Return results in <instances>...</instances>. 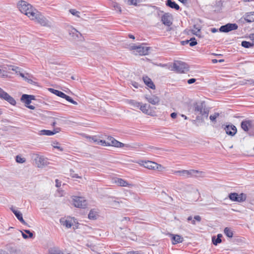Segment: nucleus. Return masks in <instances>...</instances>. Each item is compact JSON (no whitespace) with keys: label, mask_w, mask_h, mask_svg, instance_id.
I'll return each mask as SVG.
<instances>
[{"label":"nucleus","mask_w":254,"mask_h":254,"mask_svg":"<svg viewBox=\"0 0 254 254\" xmlns=\"http://www.w3.org/2000/svg\"><path fill=\"white\" fill-rule=\"evenodd\" d=\"M18 8L21 13L25 14L31 20H35L43 26L48 24V20L32 6L27 2L21 0L18 4Z\"/></svg>","instance_id":"nucleus-1"},{"label":"nucleus","mask_w":254,"mask_h":254,"mask_svg":"<svg viewBox=\"0 0 254 254\" xmlns=\"http://www.w3.org/2000/svg\"><path fill=\"white\" fill-rule=\"evenodd\" d=\"M85 137L89 140L90 142H95L97 144L102 145L104 146H113L116 147H123L125 144L119 141L116 140L112 136H109L107 138L108 141L101 140L98 138L96 136H90L86 135Z\"/></svg>","instance_id":"nucleus-2"},{"label":"nucleus","mask_w":254,"mask_h":254,"mask_svg":"<svg viewBox=\"0 0 254 254\" xmlns=\"http://www.w3.org/2000/svg\"><path fill=\"white\" fill-rule=\"evenodd\" d=\"M72 199V204L76 207L84 208L87 205L86 200L83 197L73 196Z\"/></svg>","instance_id":"nucleus-3"},{"label":"nucleus","mask_w":254,"mask_h":254,"mask_svg":"<svg viewBox=\"0 0 254 254\" xmlns=\"http://www.w3.org/2000/svg\"><path fill=\"white\" fill-rule=\"evenodd\" d=\"M173 70L179 73H184L189 70L188 64L181 61H175L173 64Z\"/></svg>","instance_id":"nucleus-4"},{"label":"nucleus","mask_w":254,"mask_h":254,"mask_svg":"<svg viewBox=\"0 0 254 254\" xmlns=\"http://www.w3.org/2000/svg\"><path fill=\"white\" fill-rule=\"evenodd\" d=\"M228 197L233 201L242 202L246 200L247 195L244 193H241L239 194L236 192H233L229 194Z\"/></svg>","instance_id":"nucleus-5"},{"label":"nucleus","mask_w":254,"mask_h":254,"mask_svg":"<svg viewBox=\"0 0 254 254\" xmlns=\"http://www.w3.org/2000/svg\"><path fill=\"white\" fill-rule=\"evenodd\" d=\"M48 90L51 93L56 95L59 97L65 99V100L70 102L71 103H72L74 105H77V103L76 101H74L70 97L67 96L63 92L59 91L56 89H54L53 88H49Z\"/></svg>","instance_id":"nucleus-6"},{"label":"nucleus","mask_w":254,"mask_h":254,"mask_svg":"<svg viewBox=\"0 0 254 254\" xmlns=\"http://www.w3.org/2000/svg\"><path fill=\"white\" fill-rule=\"evenodd\" d=\"M149 48V47L144 46L143 44L138 46H136L133 44L130 47L131 50H136V53L140 55H147Z\"/></svg>","instance_id":"nucleus-7"},{"label":"nucleus","mask_w":254,"mask_h":254,"mask_svg":"<svg viewBox=\"0 0 254 254\" xmlns=\"http://www.w3.org/2000/svg\"><path fill=\"white\" fill-rule=\"evenodd\" d=\"M238 25L236 23H228L221 26L219 28V31L221 32H229L231 31L238 29Z\"/></svg>","instance_id":"nucleus-8"},{"label":"nucleus","mask_w":254,"mask_h":254,"mask_svg":"<svg viewBox=\"0 0 254 254\" xmlns=\"http://www.w3.org/2000/svg\"><path fill=\"white\" fill-rule=\"evenodd\" d=\"M34 160L36 165L39 168L43 167L49 164L48 159L42 156L37 155Z\"/></svg>","instance_id":"nucleus-9"},{"label":"nucleus","mask_w":254,"mask_h":254,"mask_svg":"<svg viewBox=\"0 0 254 254\" xmlns=\"http://www.w3.org/2000/svg\"><path fill=\"white\" fill-rule=\"evenodd\" d=\"M172 15L169 13H165L161 17V21L162 23L167 26H170L172 24Z\"/></svg>","instance_id":"nucleus-10"},{"label":"nucleus","mask_w":254,"mask_h":254,"mask_svg":"<svg viewBox=\"0 0 254 254\" xmlns=\"http://www.w3.org/2000/svg\"><path fill=\"white\" fill-rule=\"evenodd\" d=\"M0 98L6 100L12 105L16 104V101L14 98L5 91H1V93H0Z\"/></svg>","instance_id":"nucleus-11"},{"label":"nucleus","mask_w":254,"mask_h":254,"mask_svg":"<svg viewBox=\"0 0 254 254\" xmlns=\"http://www.w3.org/2000/svg\"><path fill=\"white\" fill-rule=\"evenodd\" d=\"M224 129L227 134L232 136L235 135L237 131L236 127L233 125H226Z\"/></svg>","instance_id":"nucleus-12"},{"label":"nucleus","mask_w":254,"mask_h":254,"mask_svg":"<svg viewBox=\"0 0 254 254\" xmlns=\"http://www.w3.org/2000/svg\"><path fill=\"white\" fill-rule=\"evenodd\" d=\"M138 163L149 169L155 170L156 166H157L156 163L150 161H139Z\"/></svg>","instance_id":"nucleus-13"},{"label":"nucleus","mask_w":254,"mask_h":254,"mask_svg":"<svg viewBox=\"0 0 254 254\" xmlns=\"http://www.w3.org/2000/svg\"><path fill=\"white\" fill-rule=\"evenodd\" d=\"M21 101L24 103L26 105H29L31 100H35V96L31 95L23 94L20 99Z\"/></svg>","instance_id":"nucleus-14"},{"label":"nucleus","mask_w":254,"mask_h":254,"mask_svg":"<svg viewBox=\"0 0 254 254\" xmlns=\"http://www.w3.org/2000/svg\"><path fill=\"white\" fill-rule=\"evenodd\" d=\"M11 210L12 211V212L14 214L16 218L18 219V220L23 224L26 225L27 223L25 221V220L23 219L22 217V214L19 211L15 209L13 207L10 208Z\"/></svg>","instance_id":"nucleus-15"},{"label":"nucleus","mask_w":254,"mask_h":254,"mask_svg":"<svg viewBox=\"0 0 254 254\" xmlns=\"http://www.w3.org/2000/svg\"><path fill=\"white\" fill-rule=\"evenodd\" d=\"M150 105H148L147 104L142 105L141 103L140 106H139V109L145 114L152 116V112L150 110Z\"/></svg>","instance_id":"nucleus-16"},{"label":"nucleus","mask_w":254,"mask_h":254,"mask_svg":"<svg viewBox=\"0 0 254 254\" xmlns=\"http://www.w3.org/2000/svg\"><path fill=\"white\" fill-rule=\"evenodd\" d=\"M174 174L176 175H179L181 176H183L185 177H191V170H180V171H175Z\"/></svg>","instance_id":"nucleus-17"},{"label":"nucleus","mask_w":254,"mask_h":254,"mask_svg":"<svg viewBox=\"0 0 254 254\" xmlns=\"http://www.w3.org/2000/svg\"><path fill=\"white\" fill-rule=\"evenodd\" d=\"M244 19L248 23L254 21V11L247 12L244 16Z\"/></svg>","instance_id":"nucleus-18"},{"label":"nucleus","mask_w":254,"mask_h":254,"mask_svg":"<svg viewBox=\"0 0 254 254\" xmlns=\"http://www.w3.org/2000/svg\"><path fill=\"white\" fill-rule=\"evenodd\" d=\"M146 99L150 103L153 105H157L160 102V99L159 97L156 96L155 95L150 96H146Z\"/></svg>","instance_id":"nucleus-19"},{"label":"nucleus","mask_w":254,"mask_h":254,"mask_svg":"<svg viewBox=\"0 0 254 254\" xmlns=\"http://www.w3.org/2000/svg\"><path fill=\"white\" fill-rule=\"evenodd\" d=\"M143 80L145 85H146L148 87L154 89L155 88V86L153 83L152 80L149 78L148 76H145L143 77Z\"/></svg>","instance_id":"nucleus-20"},{"label":"nucleus","mask_w":254,"mask_h":254,"mask_svg":"<svg viewBox=\"0 0 254 254\" xmlns=\"http://www.w3.org/2000/svg\"><path fill=\"white\" fill-rule=\"evenodd\" d=\"M166 5L168 7L175 9L176 10H178L180 8V6L175 1L172 0H167L166 1Z\"/></svg>","instance_id":"nucleus-21"},{"label":"nucleus","mask_w":254,"mask_h":254,"mask_svg":"<svg viewBox=\"0 0 254 254\" xmlns=\"http://www.w3.org/2000/svg\"><path fill=\"white\" fill-rule=\"evenodd\" d=\"M116 183L118 186L121 187H131L132 186V184H129L127 181L121 178H118L116 181Z\"/></svg>","instance_id":"nucleus-22"},{"label":"nucleus","mask_w":254,"mask_h":254,"mask_svg":"<svg viewBox=\"0 0 254 254\" xmlns=\"http://www.w3.org/2000/svg\"><path fill=\"white\" fill-rule=\"evenodd\" d=\"M59 130H60L59 128H57L54 131L43 129V130H42L40 131V135H48V136L52 135L55 134L57 132H58Z\"/></svg>","instance_id":"nucleus-23"},{"label":"nucleus","mask_w":254,"mask_h":254,"mask_svg":"<svg viewBox=\"0 0 254 254\" xmlns=\"http://www.w3.org/2000/svg\"><path fill=\"white\" fill-rule=\"evenodd\" d=\"M171 235L172 236V243L174 245L182 243L184 240L183 238L180 235L173 234Z\"/></svg>","instance_id":"nucleus-24"},{"label":"nucleus","mask_w":254,"mask_h":254,"mask_svg":"<svg viewBox=\"0 0 254 254\" xmlns=\"http://www.w3.org/2000/svg\"><path fill=\"white\" fill-rule=\"evenodd\" d=\"M205 173L202 171L195 170H191V177H204Z\"/></svg>","instance_id":"nucleus-25"},{"label":"nucleus","mask_w":254,"mask_h":254,"mask_svg":"<svg viewBox=\"0 0 254 254\" xmlns=\"http://www.w3.org/2000/svg\"><path fill=\"white\" fill-rule=\"evenodd\" d=\"M252 122L251 121H244L241 123V127L245 131H248L249 127H251Z\"/></svg>","instance_id":"nucleus-26"},{"label":"nucleus","mask_w":254,"mask_h":254,"mask_svg":"<svg viewBox=\"0 0 254 254\" xmlns=\"http://www.w3.org/2000/svg\"><path fill=\"white\" fill-rule=\"evenodd\" d=\"M194 110L195 112L201 113L204 108L203 104L201 102L195 103L194 104Z\"/></svg>","instance_id":"nucleus-27"},{"label":"nucleus","mask_w":254,"mask_h":254,"mask_svg":"<svg viewBox=\"0 0 254 254\" xmlns=\"http://www.w3.org/2000/svg\"><path fill=\"white\" fill-rule=\"evenodd\" d=\"M60 222L62 225L65 226L67 228H70L73 225L71 221L67 219H64V218H61L60 219Z\"/></svg>","instance_id":"nucleus-28"},{"label":"nucleus","mask_w":254,"mask_h":254,"mask_svg":"<svg viewBox=\"0 0 254 254\" xmlns=\"http://www.w3.org/2000/svg\"><path fill=\"white\" fill-rule=\"evenodd\" d=\"M222 237V235L221 234H218L216 238L215 237H213L212 238L213 244L214 245H217V244L220 243L222 241L221 239Z\"/></svg>","instance_id":"nucleus-29"},{"label":"nucleus","mask_w":254,"mask_h":254,"mask_svg":"<svg viewBox=\"0 0 254 254\" xmlns=\"http://www.w3.org/2000/svg\"><path fill=\"white\" fill-rule=\"evenodd\" d=\"M127 103L132 107L134 108H139V106H140L141 103L138 102L134 100H129L127 101Z\"/></svg>","instance_id":"nucleus-30"},{"label":"nucleus","mask_w":254,"mask_h":254,"mask_svg":"<svg viewBox=\"0 0 254 254\" xmlns=\"http://www.w3.org/2000/svg\"><path fill=\"white\" fill-rule=\"evenodd\" d=\"M241 45L246 48H249L251 47H253L254 45V44L253 43H251L250 42L243 41L242 42Z\"/></svg>","instance_id":"nucleus-31"},{"label":"nucleus","mask_w":254,"mask_h":254,"mask_svg":"<svg viewBox=\"0 0 254 254\" xmlns=\"http://www.w3.org/2000/svg\"><path fill=\"white\" fill-rule=\"evenodd\" d=\"M224 234L229 238H232L233 237V232L232 231V230L228 228V227H226L224 229Z\"/></svg>","instance_id":"nucleus-32"},{"label":"nucleus","mask_w":254,"mask_h":254,"mask_svg":"<svg viewBox=\"0 0 254 254\" xmlns=\"http://www.w3.org/2000/svg\"><path fill=\"white\" fill-rule=\"evenodd\" d=\"M191 31L192 33L196 36L200 37L199 33L200 32V29L197 27L195 25L193 26V28L192 29Z\"/></svg>","instance_id":"nucleus-33"},{"label":"nucleus","mask_w":254,"mask_h":254,"mask_svg":"<svg viewBox=\"0 0 254 254\" xmlns=\"http://www.w3.org/2000/svg\"><path fill=\"white\" fill-rule=\"evenodd\" d=\"M112 6L114 8L115 10H117L119 12V13L122 12V9L119 4L116 2H114L112 3Z\"/></svg>","instance_id":"nucleus-34"},{"label":"nucleus","mask_w":254,"mask_h":254,"mask_svg":"<svg viewBox=\"0 0 254 254\" xmlns=\"http://www.w3.org/2000/svg\"><path fill=\"white\" fill-rule=\"evenodd\" d=\"M69 33L72 37L75 36L76 37H78L79 35H81V34L74 28H72L71 30L69 31Z\"/></svg>","instance_id":"nucleus-35"},{"label":"nucleus","mask_w":254,"mask_h":254,"mask_svg":"<svg viewBox=\"0 0 254 254\" xmlns=\"http://www.w3.org/2000/svg\"><path fill=\"white\" fill-rule=\"evenodd\" d=\"M126 1H127L129 5H134L136 6L137 5V3L140 1L139 0H125Z\"/></svg>","instance_id":"nucleus-36"},{"label":"nucleus","mask_w":254,"mask_h":254,"mask_svg":"<svg viewBox=\"0 0 254 254\" xmlns=\"http://www.w3.org/2000/svg\"><path fill=\"white\" fill-rule=\"evenodd\" d=\"M50 254H64L60 251L56 250L55 249H51L49 251Z\"/></svg>","instance_id":"nucleus-37"},{"label":"nucleus","mask_w":254,"mask_h":254,"mask_svg":"<svg viewBox=\"0 0 254 254\" xmlns=\"http://www.w3.org/2000/svg\"><path fill=\"white\" fill-rule=\"evenodd\" d=\"M16 161L17 163H23L25 162L26 160L24 158H22L21 156L17 155L16 157Z\"/></svg>","instance_id":"nucleus-38"},{"label":"nucleus","mask_w":254,"mask_h":254,"mask_svg":"<svg viewBox=\"0 0 254 254\" xmlns=\"http://www.w3.org/2000/svg\"><path fill=\"white\" fill-rule=\"evenodd\" d=\"M219 116L218 113H215L213 115H210L209 117L210 120L212 122H215L216 119Z\"/></svg>","instance_id":"nucleus-39"},{"label":"nucleus","mask_w":254,"mask_h":254,"mask_svg":"<svg viewBox=\"0 0 254 254\" xmlns=\"http://www.w3.org/2000/svg\"><path fill=\"white\" fill-rule=\"evenodd\" d=\"M70 175L72 178H76L81 179V177L78 175L77 174H75L73 170H70Z\"/></svg>","instance_id":"nucleus-40"},{"label":"nucleus","mask_w":254,"mask_h":254,"mask_svg":"<svg viewBox=\"0 0 254 254\" xmlns=\"http://www.w3.org/2000/svg\"><path fill=\"white\" fill-rule=\"evenodd\" d=\"M189 44L190 46L191 47H193L197 44L196 40L195 38H191L190 40Z\"/></svg>","instance_id":"nucleus-41"},{"label":"nucleus","mask_w":254,"mask_h":254,"mask_svg":"<svg viewBox=\"0 0 254 254\" xmlns=\"http://www.w3.org/2000/svg\"><path fill=\"white\" fill-rule=\"evenodd\" d=\"M88 218L90 219H96V215L93 210H90V211L88 214Z\"/></svg>","instance_id":"nucleus-42"},{"label":"nucleus","mask_w":254,"mask_h":254,"mask_svg":"<svg viewBox=\"0 0 254 254\" xmlns=\"http://www.w3.org/2000/svg\"><path fill=\"white\" fill-rule=\"evenodd\" d=\"M69 12L73 15L76 16L77 17H79V14L80 12L75 9H70L69 10Z\"/></svg>","instance_id":"nucleus-43"},{"label":"nucleus","mask_w":254,"mask_h":254,"mask_svg":"<svg viewBox=\"0 0 254 254\" xmlns=\"http://www.w3.org/2000/svg\"><path fill=\"white\" fill-rule=\"evenodd\" d=\"M11 69L13 71H15L16 73H20V68L18 66H11Z\"/></svg>","instance_id":"nucleus-44"},{"label":"nucleus","mask_w":254,"mask_h":254,"mask_svg":"<svg viewBox=\"0 0 254 254\" xmlns=\"http://www.w3.org/2000/svg\"><path fill=\"white\" fill-rule=\"evenodd\" d=\"M199 114L202 116H205L206 117H207L208 115V111L204 108L203 109L202 112L201 113H199Z\"/></svg>","instance_id":"nucleus-45"},{"label":"nucleus","mask_w":254,"mask_h":254,"mask_svg":"<svg viewBox=\"0 0 254 254\" xmlns=\"http://www.w3.org/2000/svg\"><path fill=\"white\" fill-rule=\"evenodd\" d=\"M111 202L114 207H117L120 206V202L119 201L113 200L111 201Z\"/></svg>","instance_id":"nucleus-46"},{"label":"nucleus","mask_w":254,"mask_h":254,"mask_svg":"<svg viewBox=\"0 0 254 254\" xmlns=\"http://www.w3.org/2000/svg\"><path fill=\"white\" fill-rule=\"evenodd\" d=\"M157 166H156L155 169H157L159 171H162L163 169H164V167H163L161 165L158 164L156 163Z\"/></svg>","instance_id":"nucleus-47"},{"label":"nucleus","mask_w":254,"mask_h":254,"mask_svg":"<svg viewBox=\"0 0 254 254\" xmlns=\"http://www.w3.org/2000/svg\"><path fill=\"white\" fill-rule=\"evenodd\" d=\"M127 254H143L140 252L139 251H129L127 252Z\"/></svg>","instance_id":"nucleus-48"},{"label":"nucleus","mask_w":254,"mask_h":254,"mask_svg":"<svg viewBox=\"0 0 254 254\" xmlns=\"http://www.w3.org/2000/svg\"><path fill=\"white\" fill-rule=\"evenodd\" d=\"M25 232L26 233V234H28V237L29 238H32L33 237V234L32 232H31L29 230H24Z\"/></svg>","instance_id":"nucleus-49"},{"label":"nucleus","mask_w":254,"mask_h":254,"mask_svg":"<svg viewBox=\"0 0 254 254\" xmlns=\"http://www.w3.org/2000/svg\"><path fill=\"white\" fill-rule=\"evenodd\" d=\"M196 81V79L195 78H190V79H189V80H188V83L189 84H192V83H193L194 82H195Z\"/></svg>","instance_id":"nucleus-50"},{"label":"nucleus","mask_w":254,"mask_h":254,"mask_svg":"<svg viewBox=\"0 0 254 254\" xmlns=\"http://www.w3.org/2000/svg\"><path fill=\"white\" fill-rule=\"evenodd\" d=\"M25 80L30 84H33L34 83V82L31 79L28 78L27 77H25Z\"/></svg>","instance_id":"nucleus-51"},{"label":"nucleus","mask_w":254,"mask_h":254,"mask_svg":"<svg viewBox=\"0 0 254 254\" xmlns=\"http://www.w3.org/2000/svg\"><path fill=\"white\" fill-rule=\"evenodd\" d=\"M194 219L198 222H200L201 220V217L199 215H196L194 217Z\"/></svg>","instance_id":"nucleus-52"},{"label":"nucleus","mask_w":254,"mask_h":254,"mask_svg":"<svg viewBox=\"0 0 254 254\" xmlns=\"http://www.w3.org/2000/svg\"><path fill=\"white\" fill-rule=\"evenodd\" d=\"M20 232L22 233V237L24 239H27L29 238L28 235L24 233L22 231H20Z\"/></svg>","instance_id":"nucleus-53"},{"label":"nucleus","mask_w":254,"mask_h":254,"mask_svg":"<svg viewBox=\"0 0 254 254\" xmlns=\"http://www.w3.org/2000/svg\"><path fill=\"white\" fill-rule=\"evenodd\" d=\"M177 113H176L175 112H173V113L171 114L170 116H171L172 118L175 119L176 118V117H177Z\"/></svg>","instance_id":"nucleus-54"},{"label":"nucleus","mask_w":254,"mask_h":254,"mask_svg":"<svg viewBox=\"0 0 254 254\" xmlns=\"http://www.w3.org/2000/svg\"><path fill=\"white\" fill-rule=\"evenodd\" d=\"M26 107H27L28 108L30 109H31V110H34L35 108V107L34 106L30 105V104L26 105Z\"/></svg>","instance_id":"nucleus-55"},{"label":"nucleus","mask_w":254,"mask_h":254,"mask_svg":"<svg viewBox=\"0 0 254 254\" xmlns=\"http://www.w3.org/2000/svg\"><path fill=\"white\" fill-rule=\"evenodd\" d=\"M132 85L136 88H138V84L136 82H132Z\"/></svg>","instance_id":"nucleus-56"},{"label":"nucleus","mask_w":254,"mask_h":254,"mask_svg":"<svg viewBox=\"0 0 254 254\" xmlns=\"http://www.w3.org/2000/svg\"><path fill=\"white\" fill-rule=\"evenodd\" d=\"M250 38L253 41V42L254 44V33L251 34L250 36Z\"/></svg>","instance_id":"nucleus-57"},{"label":"nucleus","mask_w":254,"mask_h":254,"mask_svg":"<svg viewBox=\"0 0 254 254\" xmlns=\"http://www.w3.org/2000/svg\"><path fill=\"white\" fill-rule=\"evenodd\" d=\"M19 75L21 77H22L24 80H25V77H27V76H26L25 74L22 72L19 73Z\"/></svg>","instance_id":"nucleus-58"},{"label":"nucleus","mask_w":254,"mask_h":254,"mask_svg":"<svg viewBox=\"0 0 254 254\" xmlns=\"http://www.w3.org/2000/svg\"><path fill=\"white\" fill-rule=\"evenodd\" d=\"M179 1H180V2H181L182 3H184V4H186L187 3V0H178Z\"/></svg>","instance_id":"nucleus-59"},{"label":"nucleus","mask_w":254,"mask_h":254,"mask_svg":"<svg viewBox=\"0 0 254 254\" xmlns=\"http://www.w3.org/2000/svg\"><path fill=\"white\" fill-rule=\"evenodd\" d=\"M190 42V41L189 40H186V41H182V44L183 45H184L185 44H188Z\"/></svg>","instance_id":"nucleus-60"},{"label":"nucleus","mask_w":254,"mask_h":254,"mask_svg":"<svg viewBox=\"0 0 254 254\" xmlns=\"http://www.w3.org/2000/svg\"><path fill=\"white\" fill-rule=\"evenodd\" d=\"M211 32L212 33H215L216 32V31H217V29L215 28H212L211 30Z\"/></svg>","instance_id":"nucleus-61"},{"label":"nucleus","mask_w":254,"mask_h":254,"mask_svg":"<svg viewBox=\"0 0 254 254\" xmlns=\"http://www.w3.org/2000/svg\"><path fill=\"white\" fill-rule=\"evenodd\" d=\"M56 187H60L61 184H59V183L58 182V180L57 179L56 180Z\"/></svg>","instance_id":"nucleus-62"},{"label":"nucleus","mask_w":254,"mask_h":254,"mask_svg":"<svg viewBox=\"0 0 254 254\" xmlns=\"http://www.w3.org/2000/svg\"><path fill=\"white\" fill-rule=\"evenodd\" d=\"M55 148H57L58 149H59L61 151H62L63 150V148H62L60 146H54Z\"/></svg>","instance_id":"nucleus-63"},{"label":"nucleus","mask_w":254,"mask_h":254,"mask_svg":"<svg viewBox=\"0 0 254 254\" xmlns=\"http://www.w3.org/2000/svg\"><path fill=\"white\" fill-rule=\"evenodd\" d=\"M128 37H129L130 38L132 39H135L134 36L133 35H131V34H129V35H128Z\"/></svg>","instance_id":"nucleus-64"}]
</instances>
